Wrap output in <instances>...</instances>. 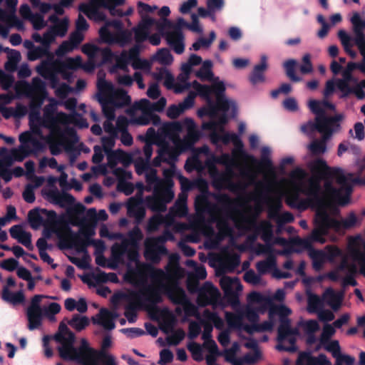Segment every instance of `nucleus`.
Here are the masks:
<instances>
[{
  "label": "nucleus",
  "instance_id": "obj_1",
  "mask_svg": "<svg viewBox=\"0 0 365 365\" xmlns=\"http://www.w3.org/2000/svg\"><path fill=\"white\" fill-rule=\"evenodd\" d=\"M262 184V182L257 181L256 189L244 196L243 200L235 202L227 194H215L213 197L224 210L225 215L217 205H211L205 197L198 196L195 200L197 210L210 215L209 226H205L202 230L207 237L204 243L205 248L218 249L225 237H231L230 245L221 247L217 255L220 266L226 272L234 271L240 263V255L232 249L233 228L230 227V222H233L240 235L255 231L264 242L272 240V224L267 220L257 222V217L262 211V198L258 189Z\"/></svg>",
  "mask_w": 365,
  "mask_h": 365
},
{
  "label": "nucleus",
  "instance_id": "obj_2",
  "mask_svg": "<svg viewBox=\"0 0 365 365\" xmlns=\"http://www.w3.org/2000/svg\"><path fill=\"white\" fill-rule=\"evenodd\" d=\"M312 175L308 177L307 173L302 168H297L289 174L288 181L289 187L282 189L279 187H274L271 185L265 186L266 192L272 196L282 195L285 202L291 208L299 210H305L309 207L316 209V217H319L321 211L324 210L327 205L328 195H327L325 182L336 181V176L327 174L328 169L341 170L339 168L329 167L325 160L316 159L308 163Z\"/></svg>",
  "mask_w": 365,
  "mask_h": 365
},
{
  "label": "nucleus",
  "instance_id": "obj_3",
  "mask_svg": "<svg viewBox=\"0 0 365 365\" xmlns=\"http://www.w3.org/2000/svg\"><path fill=\"white\" fill-rule=\"evenodd\" d=\"M200 136V131L190 118L163 123L157 132L153 128H148L147 140L160 147L153 161V165L159 166L161 162H175L180 153L191 150Z\"/></svg>",
  "mask_w": 365,
  "mask_h": 365
},
{
  "label": "nucleus",
  "instance_id": "obj_4",
  "mask_svg": "<svg viewBox=\"0 0 365 365\" xmlns=\"http://www.w3.org/2000/svg\"><path fill=\"white\" fill-rule=\"evenodd\" d=\"M327 174L336 176V182L339 185V188L334 187L331 182H325L328 200L326 207L319 214V229L328 232L330 228L340 231L341 229L352 227L356 222V217L354 213H349L341 220H335L333 217L339 213L337 205H346L349 202L353 185L361 183V181L351 173L345 174L343 170L328 169Z\"/></svg>",
  "mask_w": 365,
  "mask_h": 365
},
{
  "label": "nucleus",
  "instance_id": "obj_5",
  "mask_svg": "<svg viewBox=\"0 0 365 365\" xmlns=\"http://www.w3.org/2000/svg\"><path fill=\"white\" fill-rule=\"evenodd\" d=\"M143 238V232L137 225L124 236L120 243L116 242L111 247V255L107 260L106 266L112 269L125 262L127 270L124 278L130 284H140L145 280V268L149 264L140 261L139 245Z\"/></svg>",
  "mask_w": 365,
  "mask_h": 365
},
{
  "label": "nucleus",
  "instance_id": "obj_6",
  "mask_svg": "<svg viewBox=\"0 0 365 365\" xmlns=\"http://www.w3.org/2000/svg\"><path fill=\"white\" fill-rule=\"evenodd\" d=\"M50 103L43 108V123L48 129L46 143L53 155H57L61 151L67 138H75L76 130L73 126L88 128V123L78 113L66 114L58 112L54 114L60 101L51 98Z\"/></svg>",
  "mask_w": 365,
  "mask_h": 365
},
{
  "label": "nucleus",
  "instance_id": "obj_7",
  "mask_svg": "<svg viewBox=\"0 0 365 365\" xmlns=\"http://www.w3.org/2000/svg\"><path fill=\"white\" fill-rule=\"evenodd\" d=\"M212 160L215 163L225 167L224 172H220L215 165L210 163V161L206 162L212 186L217 190L225 189L237 195V197L233 199L234 202L243 200V197L245 196L250 185H254L256 187L257 183V182H255L257 175L250 169L240 168V176L247 179V181L234 182L232 180L234 176L233 168L240 167L239 160H248L239 151H237V156L229 153H222L219 156H213ZM249 161L250 160H249Z\"/></svg>",
  "mask_w": 365,
  "mask_h": 365
},
{
  "label": "nucleus",
  "instance_id": "obj_8",
  "mask_svg": "<svg viewBox=\"0 0 365 365\" xmlns=\"http://www.w3.org/2000/svg\"><path fill=\"white\" fill-rule=\"evenodd\" d=\"M97 88L96 98L100 103L103 115L106 118L103 123V130L108 136H103L101 138L102 148L106 153L112 150L117 139V133L113 124L115 110L128 105L131 98L126 91L115 88L112 83L106 81L104 74L98 73Z\"/></svg>",
  "mask_w": 365,
  "mask_h": 365
},
{
  "label": "nucleus",
  "instance_id": "obj_9",
  "mask_svg": "<svg viewBox=\"0 0 365 365\" xmlns=\"http://www.w3.org/2000/svg\"><path fill=\"white\" fill-rule=\"evenodd\" d=\"M212 63L210 60L205 61L200 68L196 71L195 76L202 81H209L212 86L202 85L196 81L192 83V88L202 99L206 101L207 106L200 109L198 115L214 116L219 108L228 110L230 107L235 110V102L223 96L225 91V83L220 81L218 77H214L212 71Z\"/></svg>",
  "mask_w": 365,
  "mask_h": 365
},
{
  "label": "nucleus",
  "instance_id": "obj_10",
  "mask_svg": "<svg viewBox=\"0 0 365 365\" xmlns=\"http://www.w3.org/2000/svg\"><path fill=\"white\" fill-rule=\"evenodd\" d=\"M60 344L58 347L60 356L66 360L75 361L81 365H94L101 360L104 365H115V358L104 351H96L88 346L85 339H81V346L74 347L75 335L63 323L59 325L58 332L54 336Z\"/></svg>",
  "mask_w": 365,
  "mask_h": 365
},
{
  "label": "nucleus",
  "instance_id": "obj_11",
  "mask_svg": "<svg viewBox=\"0 0 365 365\" xmlns=\"http://www.w3.org/2000/svg\"><path fill=\"white\" fill-rule=\"evenodd\" d=\"M291 313V309L284 304L272 305L269 308L268 319L262 323L257 322L250 324L247 327L249 334L272 331L276 324L275 317L278 315L280 324L278 328V344L276 348L279 351L295 352L297 351L295 343L299 336V330L297 328L291 327L290 320L287 318Z\"/></svg>",
  "mask_w": 365,
  "mask_h": 365
},
{
  "label": "nucleus",
  "instance_id": "obj_12",
  "mask_svg": "<svg viewBox=\"0 0 365 365\" xmlns=\"http://www.w3.org/2000/svg\"><path fill=\"white\" fill-rule=\"evenodd\" d=\"M29 124L31 131H26L20 134V145L18 148L8 150L2 148L0 150V163L10 166L14 162L24 160L32 153L38 151L41 145L35 135L46 142V135L43 129L46 126L43 123V118L40 117L38 112L29 114Z\"/></svg>",
  "mask_w": 365,
  "mask_h": 365
},
{
  "label": "nucleus",
  "instance_id": "obj_13",
  "mask_svg": "<svg viewBox=\"0 0 365 365\" xmlns=\"http://www.w3.org/2000/svg\"><path fill=\"white\" fill-rule=\"evenodd\" d=\"M153 281L152 285L160 293V302L162 294H165L175 304L186 305L188 299L183 289L179 287L178 280L184 276V270L177 264H168L165 270L154 268L149 264L145 268V277L147 275Z\"/></svg>",
  "mask_w": 365,
  "mask_h": 365
},
{
  "label": "nucleus",
  "instance_id": "obj_14",
  "mask_svg": "<svg viewBox=\"0 0 365 365\" xmlns=\"http://www.w3.org/2000/svg\"><path fill=\"white\" fill-rule=\"evenodd\" d=\"M138 290H128L119 292L112 297L115 305L124 304V314L129 323H134L137 319V310L141 308H151L160 302V293L152 284H146V279L140 284H131Z\"/></svg>",
  "mask_w": 365,
  "mask_h": 365
},
{
  "label": "nucleus",
  "instance_id": "obj_15",
  "mask_svg": "<svg viewBox=\"0 0 365 365\" xmlns=\"http://www.w3.org/2000/svg\"><path fill=\"white\" fill-rule=\"evenodd\" d=\"M170 163L168 169L163 170L164 178L158 177L157 170H150L147 174V191H153V195L145 198L146 205L154 212H164L167 209V204L173 200L175 196L173 190V176L175 172V163Z\"/></svg>",
  "mask_w": 365,
  "mask_h": 365
},
{
  "label": "nucleus",
  "instance_id": "obj_16",
  "mask_svg": "<svg viewBox=\"0 0 365 365\" xmlns=\"http://www.w3.org/2000/svg\"><path fill=\"white\" fill-rule=\"evenodd\" d=\"M155 20L151 18L143 19L133 31L124 29L123 23L119 20H113L106 23L101 28L99 34L102 41L108 44H118L121 47L131 43L133 31L135 35V45H139L148 39L150 27L154 24Z\"/></svg>",
  "mask_w": 365,
  "mask_h": 365
},
{
  "label": "nucleus",
  "instance_id": "obj_17",
  "mask_svg": "<svg viewBox=\"0 0 365 365\" xmlns=\"http://www.w3.org/2000/svg\"><path fill=\"white\" fill-rule=\"evenodd\" d=\"M348 250L354 264H349L344 257L340 265L328 274V277L333 281L341 279L343 287L356 284L354 279L356 266L359 267L360 272L365 276V240L361 235L349 239Z\"/></svg>",
  "mask_w": 365,
  "mask_h": 365
},
{
  "label": "nucleus",
  "instance_id": "obj_18",
  "mask_svg": "<svg viewBox=\"0 0 365 365\" xmlns=\"http://www.w3.org/2000/svg\"><path fill=\"white\" fill-rule=\"evenodd\" d=\"M237 113V105L235 104V110H232L230 107L228 110H224L222 108H219L215 115L210 116L211 120L209 122L203 123L202 127L204 130H211L210 135L211 142L213 144H217L219 142H222L224 144H228L232 142L235 148L232 150V153L234 156H237V151H239L245 158L250 160L252 163H257L256 158L248 153L243 148V143L239 135L234 133H229L224 131V125L227 122V117L229 115H235Z\"/></svg>",
  "mask_w": 365,
  "mask_h": 365
},
{
  "label": "nucleus",
  "instance_id": "obj_19",
  "mask_svg": "<svg viewBox=\"0 0 365 365\" xmlns=\"http://www.w3.org/2000/svg\"><path fill=\"white\" fill-rule=\"evenodd\" d=\"M311 111L315 114V121H309L301 126V130L308 134L309 132L317 130L319 133H325L328 130H339V121L343 118L341 114L334 117H327L326 110H335V106L327 101L310 100L308 103Z\"/></svg>",
  "mask_w": 365,
  "mask_h": 365
},
{
  "label": "nucleus",
  "instance_id": "obj_20",
  "mask_svg": "<svg viewBox=\"0 0 365 365\" xmlns=\"http://www.w3.org/2000/svg\"><path fill=\"white\" fill-rule=\"evenodd\" d=\"M14 87L15 95L11 93L0 94V111H3L5 105L10 103L14 98L23 96L39 101L41 104L47 94L45 82L38 77L33 78L31 83L19 81Z\"/></svg>",
  "mask_w": 365,
  "mask_h": 365
},
{
  "label": "nucleus",
  "instance_id": "obj_21",
  "mask_svg": "<svg viewBox=\"0 0 365 365\" xmlns=\"http://www.w3.org/2000/svg\"><path fill=\"white\" fill-rule=\"evenodd\" d=\"M187 24L183 18H178L175 24H172L167 19L156 23V27L165 37L167 44L177 54H181L185 51V36L182 29L184 27L187 28Z\"/></svg>",
  "mask_w": 365,
  "mask_h": 365
},
{
  "label": "nucleus",
  "instance_id": "obj_22",
  "mask_svg": "<svg viewBox=\"0 0 365 365\" xmlns=\"http://www.w3.org/2000/svg\"><path fill=\"white\" fill-rule=\"evenodd\" d=\"M166 103V99L164 97H161L155 103H151L146 98L135 102L127 110V113L130 117V123L140 125H148L153 118V113L163 110Z\"/></svg>",
  "mask_w": 365,
  "mask_h": 365
},
{
  "label": "nucleus",
  "instance_id": "obj_23",
  "mask_svg": "<svg viewBox=\"0 0 365 365\" xmlns=\"http://www.w3.org/2000/svg\"><path fill=\"white\" fill-rule=\"evenodd\" d=\"M38 66L43 68L58 73L61 75L63 79L70 81L73 78L72 71L81 68L82 58L81 56H77L61 61L60 59H55L53 54H48L47 58L43 61Z\"/></svg>",
  "mask_w": 365,
  "mask_h": 365
},
{
  "label": "nucleus",
  "instance_id": "obj_24",
  "mask_svg": "<svg viewBox=\"0 0 365 365\" xmlns=\"http://www.w3.org/2000/svg\"><path fill=\"white\" fill-rule=\"evenodd\" d=\"M174 240V235L168 230H165L160 236L146 238L144 251L146 260L154 264L159 263L162 256L168 254L165 243L168 240L173 241Z\"/></svg>",
  "mask_w": 365,
  "mask_h": 365
},
{
  "label": "nucleus",
  "instance_id": "obj_25",
  "mask_svg": "<svg viewBox=\"0 0 365 365\" xmlns=\"http://www.w3.org/2000/svg\"><path fill=\"white\" fill-rule=\"evenodd\" d=\"M259 192L262 198V205H265L267 207V214L269 219L274 220L279 226L294 220V216L291 212H284L280 213L283 206L282 195L271 196L267 193H264L261 190H259Z\"/></svg>",
  "mask_w": 365,
  "mask_h": 365
},
{
  "label": "nucleus",
  "instance_id": "obj_26",
  "mask_svg": "<svg viewBox=\"0 0 365 365\" xmlns=\"http://www.w3.org/2000/svg\"><path fill=\"white\" fill-rule=\"evenodd\" d=\"M247 302V305L239 307L237 312L254 324L259 321V314L264 312V308L256 307L254 304L266 307L270 305L271 299L259 292H253L248 295Z\"/></svg>",
  "mask_w": 365,
  "mask_h": 365
},
{
  "label": "nucleus",
  "instance_id": "obj_27",
  "mask_svg": "<svg viewBox=\"0 0 365 365\" xmlns=\"http://www.w3.org/2000/svg\"><path fill=\"white\" fill-rule=\"evenodd\" d=\"M18 0H6V5L9 11L0 8V36L4 38L8 37L11 28H16L19 31L24 29V25L21 20L16 16V8Z\"/></svg>",
  "mask_w": 365,
  "mask_h": 365
},
{
  "label": "nucleus",
  "instance_id": "obj_28",
  "mask_svg": "<svg viewBox=\"0 0 365 365\" xmlns=\"http://www.w3.org/2000/svg\"><path fill=\"white\" fill-rule=\"evenodd\" d=\"M308 255L316 271H320L327 262H333L338 257H344L343 252L334 245H327L324 250L309 249Z\"/></svg>",
  "mask_w": 365,
  "mask_h": 365
},
{
  "label": "nucleus",
  "instance_id": "obj_29",
  "mask_svg": "<svg viewBox=\"0 0 365 365\" xmlns=\"http://www.w3.org/2000/svg\"><path fill=\"white\" fill-rule=\"evenodd\" d=\"M76 25V31L70 35L68 40L64 41L56 50L55 54L58 57H62L73 51L83 41V34L81 31H86L88 28L86 19L82 15H79Z\"/></svg>",
  "mask_w": 365,
  "mask_h": 365
},
{
  "label": "nucleus",
  "instance_id": "obj_30",
  "mask_svg": "<svg viewBox=\"0 0 365 365\" xmlns=\"http://www.w3.org/2000/svg\"><path fill=\"white\" fill-rule=\"evenodd\" d=\"M29 222L32 228L37 230L41 227L46 228H58L62 217L56 212L42 209L38 212L31 211L29 214Z\"/></svg>",
  "mask_w": 365,
  "mask_h": 365
},
{
  "label": "nucleus",
  "instance_id": "obj_31",
  "mask_svg": "<svg viewBox=\"0 0 365 365\" xmlns=\"http://www.w3.org/2000/svg\"><path fill=\"white\" fill-rule=\"evenodd\" d=\"M187 289L190 292H197V302L201 306L215 304L220 297L219 290L210 282H205L202 287L198 288L197 282L189 280Z\"/></svg>",
  "mask_w": 365,
  "mask_h": 365
},
{
  "label": "nucleus",
  "instance_id": "obj_32",
  "mask_svg": "<svg viewBox=\"0 0 365 365\" xmlns=\"http://www.w3.org/2000/svg\"><path fill=\"white\" fill-rule=\"evenodd\" d=\"M271 155L272 150L269 146L264 145L262 147L259 164L264 168V180L262 181V184L258 187L259 190L264 186V182L267 183L266 186L277 184L275 180L276 172L271 159Z\"/></svg>",
  "mask_w": 365,
  "mask_h": 365
},
{
  "label": "nucleus",
  "instance_id": "obj_33",
  "mask_svg": "<svg viewBox=\"0 0 365 365\" xmlns=\"http://www.w3.org/2000/svg\"><path fill=\"white\" fill-rule=\"evenodd\" d=\"M36 71L43 78L49 81L51 88L55 89V93L57 97L65 98L71 92L73 91V88L68 84L59 83L58 77L59 73L46 68H43L39 66L36 67Z\"/></svg>",
  "mask_w": 365,
  "mask_h": 365
},
{
  "label": "nucleus",
  "instance_id": "obj_34",
  "mask_svg": "<svg viewBox=\"0 0 365 365\" xmlns=\"http://www.w3.org/2000/svg\"><path fill=\"white\" fill-rule=\"evenodd\" d=\"M47 297L45 295L36 294L31 299V304L26 309V316L29 321L28 328L29 330L38 329L41 325L42 309L40 303L43 298Z\"/></svg>",
  "mask_w": 365,
  "mask_h": 365
},
{
  "label": "nucleus",
  "instance_id": "obj_35",
  "mask_svg": "<svg viewBox=\"0 0 365 365\" xmlns=\"http://www.w3.org/2000/svg\"><path fill=\"white\" fill-rule=\"evenodd\" d=\"M81 51L99 66L111 61L113 58V53L109 48H101L95 45L86 43L82 46Z\"/></svg>",
  "mask_w": 365,
  "mask_h": 365
},
{
  "label": "nucleus",
  "instance_id": "obj_36",
  "mask_svg": "<svg viewBox=\"0 0 365 365\" xmlns=\"http://www.w3.org/2000/svg\"><path fill=\"white\" fill-rule=\"evenodd\" d=\"M73 0H61L60 3L64 6H69ZM94 4L99 6L107 9L110 14L113 16L123 17L125 16L130 15L133 9L132 7H128L125 11L122 9H118L117 6L124 4L125 0H91Z\"/></svg>",
  "mask_w": 365,
  "mask_h": 365
},
{
  "label": "nucleus",
  "instance_id": "obj_37",
  "mask_svg": "<svg viewBox=\"0 0 365 365\" xmlns=\"http://www.w3.org/2000/svg\"><path fill=\"white\" fill-rule=\"evenodd\" d=\"M140 46L135 45L128 51H123L115 58V64L110 68V72L114 73L118 68L128 71V66L131 64L135 57L139 56Z\"/></svg>",
  "mask_w": 365,
  "mask_h": 365
},
{
  "label": "nucleus",
  "instance_id": "obj_38",
  "mask_svg": "<svg viewBox=\"0 0 365 365\" xmlns=\"http://www.w3.org/2000/svg\"><path fill=\"white\" fill-rule=\"evenodd\" d=\"M319 228V217H315V228L312 230L310 235L304 239H297L295 240V245L307 250L309 252V249H314L312 247V243L313 242L323 244L326 242L325 236L327 232L326 230H321Z\"/></svg>",
  "mask_w": 365,
  "mask_h": 365
},
{
  "label": "nucleus",
  "instance_id": "obj_39",
  "mask_svg": "<svg viewBox=\"0 0 365 365\" xmlns=\"http://www.w3.org/2000/svg\"><path fill=\"white\" fill-rule=\"evenodd\" d=\"M142 193L135 197H131L127 205L128 214L135 220L136 225H139L145 216V209L143 205Z\"/></svg>",
  "mask_w": 365,
  "mask_h": 365
},
{
  "label": "nucleus",
  "instance_id": "obj_40",
  "mask_svg": "<svg viewBox=\"0 0 365 365\" xmlns=\"http://www.w3.org/2000/svg\"><path fill=\"white\" fill-rule=\"evenodd\" d=\"M107 157V165L113 169L118 163H122L124 166H128L133 161V155L124 152L122 150H110L105 153Z\"/></svg>",
  "mask_w": 365,
  "mask_h": 365
},
{
  "label": "nucleus",
  "instance_id": "obj_41",
  "mask_svg": "<svg viewBox=\"0 0 365 365\" xmlns=\"http://www.w3.org/2000/svg\"><path fill=\"white\" fill-rule=\"evenodd\" d=\"M46 195L51 202L62 207L71 205L75 200L71 195L63 190L60 191L56 187L49 189Z\"/></svg>",
  "mask_w": 365,
  "mask_h": 365
},
{
  "label": "nucleus",
  "instance_id": "obj_42",
  "mask_svg": "<svg viewBox=\"0 0 365 365\" xmlns=\"http://www.w3.org/2000/svg\"><path fill=\"white\" fill-rule=\"evenodd\" d=\"M220 284L227 297H236L242 290V285L237 277L222 276Z\"/></svg>",
  "mask_w": 365,
  "mask_h": 365
},
{
  "label": "nucleus",
  "instance_id": "obj_43",
  "mask_svg": "<svg viewBox=\"0 0 365 365\" xmlns=\"http://www.w3.org/2000/svg\"><path fill=\"white\" fill-rule=\"evenodd\" d=\"M187 194L185 192H181L178 195V197L174 205L170 209L169 212L166 215L171 223H173L175 217H185L187 214Z\"/></svg>",
  "mask_w": 365,
  "mask_h": 365
},
{
  "label": "nucleus",
  "instance_id": "obj_44",
  "mask_svg": "<svg viewBox=\"0 0 365 365\" xmlns=\"http://www.w3.org/2000/svg\"><path fill=\"white\" fill-rule=\"evenodd\" d=\"M128 120L126 117L120 115L117 118L115 129L117 133V138L120 137V142L125 146H130L133 143L132 135L128 131Z\"/></svg>",
  "mask_w": 365,
  "mask_h": 365
},
{
  "label": "nucleus",
  "instance_id": "obj_45",
  "mask_svg": "<svg viewBox=\"0 0 365 365\" xmlns=\"http://www.w3.org/2000/svg\"><path fill=\"white\" fill-rule=\"evenodd\" d=\"M113 173L118 179V189L126 195H130L133 192V185L126 180L131 179L132 173L125 169L118 168L113 170Z\"/></svg>",
  "mask_w": 365,
  "mask_h": 365
},
{
  "label": "nucleus",
  "instance_id": "obj_46",
  "mask_svg": "<svg viewBox=\"0 0 365 365\" xmlns=\"http://www.w3.org/2000/svg\"><path fill=\"white\" fill-rule=\"evenodd\" d=\"M117 315H113L108 309H101L98 314L92 317V322L94 324L101 325L106 330H112L115 327V318Z\"/></svg>",
  "mask_w": 365,
  "mask_h": 365
},
{
  "label": "nucleus",
  "instance_id": "obj_47",
  "mask_svg": "<svg viewBox=\"0 0 365 365\" xmlns=\"http://www.w3.org/2000/svg\"><path fill=\"white\" fill-rule=\"evenodd\" d=\"M236 314L232 312H226L225 314V318L230 329H235L238 331H245L249 334V329L247 327H250V324H247L243 321V316L237 312V309H236Z\"/></svg>",
  "mask_w": 365,
  "mask_h": 365
},
{
  "label": "nucleus",
  "instance_id": "obj_48",
  "mask_svg": "<svg viewBox=\"0 0 365 365\" xmlns=\"http://www.w3.org/2000/svg\"><path fill=\"white\" fill-rule=\"evenodd\" d=\"M337 130H328L325 133H321L322 138L315 139L308 145V149L313 155H322L327 152V142L331 138V135Z\"/></svg>",
  "mask_w": 365,
  "mask_h": 365
},
{
  "label": "nucleus",
  "instance_id": "obj_49",
  "mask_svg": "<svg viewBox=\"0 0 365 365\" xmlns=\"http://www.w3.org/2000/svg\"><path fill=\"white\" fill-rule=\"evenodd\" d=\"M225 358L226 361L230 362L232 365H243L245 364H254L259 359V354L257 351L252 354H247L242 358H238L237 354L232 350L226 349L225 351Z\"/></svg>",
  "mask_w": 365,
  "mask_h": 365
},
{
  "label": "nucleus",
  "instance_id": "obj_50",
  "mask_svg": "<svg viewBox=\"0 0 365 365\" xmlns=\"http://www.w3.org/2000/svg\"><path fill=\"white\" fill-rule=\"evenodd\" d=\"M349 21L352 26L354 33L353 38H359L365 36V15L359 12L352 13Z\"/></svg>",
  "mask_w": 365,
  "mask_h": 365
},
{
  "label": "nucleus",
  "instance_id": "obj_51",
  "mask_svg": "<svg viewBox=\"0 0 365 365\" xmlns=\"http://www.w3.org/2000/svg\"><path fill=\"white\" fill-rule=\"evenodd\" d=\"M9 232L11 237L16 240L19 243L22 244L29 250L33 249V245L31 243V235L21 226L14 225L10 228Z\"/></svg>",
  "mask_w": 365,
  "mask_h": 365
},
{
  "label": "nucleus",
  "instance_id": "obj_52",
  "mask_svg": "<svg viewBox=\"0 0 365 365\" xmlns=\"http://www.w3.org/2000/svg\"><path fill=\"white\" fill-rule=\"evenodd\" d=\"M268 67L267 57L265 55L261 56L259 64L255 65L250 76V81L253 85L263 83L265 81L264 72Z\"/></svg>",
  "mask_w": 365,
  "mask_h": 365
},
{
  "label": "nucleus",
  "instance_id": "obj_53",
  "mask_svg": "<svg viewBox=\"0 0 365 365\" xmlns=\"http://www.w3.org/2000/svg\"><path fill=\"white\" fill-rule=\"evenodd\" d=\"M323 301H324L332 309L337 310L341 304L343 299V293L336 292L332 289H327L323 295Z\"/></svg>",
  "mask_w": 365,
  "mask_h": 365
},
{
  "label": "nucleus",
  "instance_id": "obj_54",
  "mask_svg": "<svg viewBox=\"0 0 365 365\" xmlns=\"http://www.w3.org/2000/svg\"><path fill=\"white\" fill-rule=\"evenodd\" d=\"M187 66H181V73L178 75L176 78V88L175 93H180L192 87V83H189V77L191 73L187 68Z\"/></svg>",
  "mask_w": 365,
  "mask_h": 365
},
{
  "label": "nucleus",
  "instance_id": "obj_55",
  "mask_svg": "<svg viewBox=\"0 0 365 365\" xmlns=\"http://www.w3.org/2000/svg\"><path fill=\"white\" fill-rule=\"evenodd\" d=\"M277 267V259L274 255L267 256L264 259L260 260L256 263V269L259 274H265L267 273H273Z\"/></svg>",
  "mask_w": 365,
  "mask_h": 365
},
{
  "label": "nucleus",
  "instance_id": "obj_56",
  "mask_svg": "<svg viewBox=\"0 0 365 365\" xmlns=\"http://www.w3.org/2000/svg\"><path fill=\"white\" fill-rule=\"evenodd\" d=\"M338 38L344 48V51L350 56L352 58H354L357 56V53L352 49L354 38L345 31L341 29L337 34Z\"/></svg>",
  "mask_w": 365,
  "mask_h": 365
},
{
  "label": "nucleus",
  "instance_id": "obj_57",
  "mask_svg": "<svg viewBox=\"0 0 365 365\" xmlns=\"http://www.w3.org/2000/svg\"><path fill=\"white\" fill-rule=\"evenodd\" d=\"M49 21L53 24L51 26L56 36L63 37L68 31V21L67 19H58L56 14L49 16Z\"/></svg>",
  "mask_w": 365,
  "mask_h": 365
},
{
  "label": "nucleus",
  "instance_id": "obj_58",
  "mask_svg": "<svg viewBox=\"0 0 365 365\" xmlns=\"http://www.w3.org/2000/svg\"><path fill=\"white\" fill-rule=\"evenodd\" d=\"M207 9L203 7L197 9L198 15L205 18L208 16L210 12H217L222 9L224 6V0H207Z\"/></svg>",
  "mask_w": 365,
  "mask_h": 365
},
{
  "label": "nucleus",
  "instance_id": "obj_59",
  "mask_svg": "<svg viewBox=\"0 0 365 365\" xmlns=\"http://www.w3.org/2000/svg\"><path fill=\"white\" fill-rule=\"evenodd\" d=\"M161 225L169 227L172 223L167 215L164 217L161 215H155L149 219L146 230L149 232H154L158 230Z\"/></svg>",
  "mask_w": 365,
  "mask_h": 365
},
{
  "label": "nucleus",
  "instance_id": "obj_60",
  "mask_svg": "<svg viewBox=\"0 0 365 365\" xmlns=\"http://www.w3.org/2000/svg\"><path fill=\"white\" fill-rule=\"evenodd\" d=\"M56 37V36L51 27L43 34V36L38 33H34L32 35V38L34 41L41 43L48 49L50 48V45L55 41Z\"/></svg>",
  "mask_w": 365,
  "mask_h": 365
},
{
  "label": "nucleus",
  "instance_id": "obj_61",
  "mask_svg": "<svg viewBox=\"0 0 365 365\" xmlns=\"http://www.w3.org/2000/svg\"><path fill=\"white\" fill-rule=\"evenodd\" d=\"M203 349L207 351L205 358L208 365H215L217 357L220 355L217 345L215 341L207 342L203 344Z\"/></svg>",
  "mask_w": 365,
  "mask_h": 365
},
{
  "label": "nucleus",
  "instance_id": "obj_62",
  "mask_svg": "<svg viewBox=\"0 0 365 365\" xmlns=\"http://www.w3.org/2000/svg\"><path fill=\"white\" fill-rule=\"evenodd\" d=\"M2 299L12 304H17L24 301V295L21 291L13 292L7 287L2 291Z\"/></svg>",
  "mask_w": 365,
  "mask_h": 365
},
{
  "label": "nucleus",
  "instance_id": "obj_63",
  "mask_svg": "<svg viewBox=\"0 0 365 365\" xmlns=\"http://www.w3.org/2000/svg\"><path fill=\"white\" fill-rule=\"evenodd\" d=\"M8 49V61L5 63V68L9 72H14L17 68V65L21 61L20 52L14 49Z\"/></svg>",
  "mask_w": 365,
  "mask_h": 365
},
{
  "label": "nucleus",
  "instance_id": "obj_64",
  "mask_svg": "<svg viewBox=\"0 0 365 365\" xmlns=\"http://www.w3.org/2000/svg\"><path fill=\"white\" fill-rule=\"evenodd\" d=\"M323 307V299L311 292L307 293V311L317 313Z\"/></svg>",
  "mask_w": 365,
  "mask_h": 365
}]
</instances>
